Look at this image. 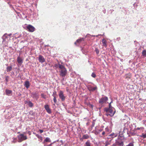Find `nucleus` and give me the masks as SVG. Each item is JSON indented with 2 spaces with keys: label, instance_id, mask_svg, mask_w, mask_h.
<instances>
[{
  "label": "nucleus",
  "instance_id": "nucleus-44",
  "mask_svg": "<svg viewBox=\"0 0 146 146\" xmlns=\"http://www.w3.org/2000/svg\"><path fill=\"white\" fill-rule=\"evenodd\" d=\"M108 145V144H106V145H105V146H107V145Z\"/></svg>",
  "mask_w": 146,
  "mask_h": 146
},
{
  "label": "nucleus",
  "instance_id": "nucleus-8",
  "mask_svg": "<svg viewBox=\"0 0 146 146\" xmlns=\"http://www.w3.org/2000/svg\"><path fill=\"white\" fill-rule=\"evenodd\" d=\"M97 127V126L95 128V130L94 131L95 134L96 135H98L100 133V132L102 131L103 130V129L102 128L98 129Z\"/></svg>",
  "mask_w": 146,
  "mask_h": 146
},
{
  "label": "nucleus",
  "instance_id": "nucleus-30",
  "mask_svg": "<svg viewBox=\"0 0 146 146\" xmlns=\"http://www.w3.org/2000/svg\"><path fill=\"white\" fill-rule=\"evenodd\" d=\"M91 76L92 77H93V78H95L96 76V75L93 72V73H92L91 74Z\"/></svg>",
  "mask_w": 146,
  "mask_h": 146
},
{
  "label": "nucleus",
  "instance_id": "nucleus-41",
  "mask_svg": "<svg viewBox=\"0 0 146 146\" xmlns=\"http://www.w3.org/2000/svg\"><path fill=\"white\" fill-rule=\"evenodd\" d=\"M7 77H6V80H6V82H7L8 81V79H7Z\"/></svg>",
  "mask_w": 146,
  "mask_h": 146
},
{
  "label": "nucleus",
  "instance_id": "nucleus-36",
  "mask_svg": "<svg viewBox=\"0 0 146 146\" xmlns=\"http://www.w3.org/2000/svg\"><path fill=\"white\" fill-rule=\"evenodd\" d=\"M57 144L56 143H54L53 142V144L52 145V146H57Z\"/></svg>",
  "mask_w": 146,
  "mask_h": 146
},
{
  "label": "nucleus",
  "instance_id": "nucleus-14",
  "mask_svg": "<svg viewBox=\"0 0 146 146\" xmlns=\"http://www.w3.org/2000/svg\"><path fill=\"white\" fill-rule=\"evenodd\" d=\"M84 103H85V105H86L87 106H89L91 108H93V105H92V104H91L89 102H87L86 100H85Z\"/></svg>",
  "mask_w": 146,
  "mask_h": 146
},
{
  "label": "nucleus",
  "instance_id": "nucleus-6",
  "mask_svg": "<svg viewBox=\"0 0 146 146\" xmlns=\"http://www.w3.org/2000/svg\"><path fill=\"white\" fill-rule=\"evenodd\" d=\"M108 100V98L107 97H102L99 100V102L100 104H102L106 103Z\"/></svg>",
  "mask_w": 146,
  "mask_h": 146
},
{
  "label": "nucleus",
  "instance_id": "nucleus-18",
  "mask_svg": "<svg viewBox=\"0 0 146 146\" xmlns=\"http://www.w3.org/2000/svg\"><path fill=\"white\" fill-rule=\"evenodd\" d=\"M90 138V136L87 134L84 135L82 137V138L83 139H87Z\"/></svg>",
  "mask_w": 146,
  "mask_h": 146
},
{
  "label": "nucleus",
  "instance_id": "nucleus-28",
  "mask_svg": "<svg viewBox=\"0 0 146 146\" xmlns=\"http://www.w3.org/2000/svg\"><path fill=\"white\" fill-rule=\"evenodd\" d=\"M41 97L44 99H46V95H44V94H42L41 95Z\"/></svg>",
  "mask_w": 146,
  "mask_h": 146
},
{
  "label": "nucleus",
  "instance_id": "nucleus-25",
  "mask_svg": "<svg viewBox=\"0 0 146 146\" xmlns=\"http://www.w3.org/2000/svg\"><path fill=\"white\" fill-rule=\"evenodd\" d=\"M28 105L29 107H33V104L32 102L30 101H29L28 102Z\"/></svg>",
  "mask_w": 146,
  "mask_h": 146
},
{
  "label": "nucleus",
  "instance_id": "nucleus-13",
  "mask_svg": "<svg viewBox=\"0 0 146 146\" xmlns=\"http://www.w3.org/2000/svg\"><path fill=\"white\" fill-rule=\"evenodd\" d=\"M102 42L103 44V46H104L106 48L107 47V41L104 39H103L102 40Z\"/></svg>",
  "mask_w": 146,
  "mask_h": 146
},
{
  "label": "nucleus",
  "instance_id": "nucleus-34",
  "mask_svg": "<svg viewBox=\"0 0 146 146\" xmlns=\"http://www.w3.org/2000/svg\"><path fill=\"white\" fill-rule=\"evenodd\" d=\"M143 128H144L143 127H137L136 129V130H139L141 129H143Z\"/></svg>",
  "mask_w": 146,
  "mask_h": 146
},
{
  "label": "nucleus",
  "instance_id": "nucleus-43",
  "mask_svg": "<svg viewBox=\"0 0 146 146\" xmlns=\"http://www.w3.org/2000/svg\"><path fill=\"white\" fill-rule=\"evenodd\" d=\"M129 75V74H126V76L127 78V76L128 75ZM129 75H130V74H129Z\"/></svg>",
  "mask_w": 146,
  "mask_h": 146
},
{
  "label": "nucleus",
  "instance_id": "nucleus-23",
  "mask_svg": "<svg viewBox=\"0 0 146 146\" xmlns=\"http://www.w3.org/2000/svg\"><path fill=\"white\" fill-rule=\"evenodd\" d=\"M12 68L11 66H8L7 68V72H10L12 70Z\"/></svg>",
  "mask_w": 146,
  "mask_h": 146
},
{
  "label": "nucleus",
  "instance_id": "nucleus-31",
  "mask_svg": "<svg viewBox=\"0 0 146 146\" xmlns=\"http://www.w3.org/2000/svg\"><path fill=\"white\" fill-rule=\"evenodd\" d=\"M126 146H134L133 143H130Z\"/></svg>",
  "mask_w": 146,
  "mask_h": 146
},
{
  "label": "nucleus",
  "instance_id": "nucleus-21",
  "mask_svg": "<svg viewBox=\"0 0 146 146\" xmlns=\"http://www.w3.org/2000/svg\"><path fill=\"white\" fill-rule=\"evenodd\" d=\"M146 133H142L141 135H139V136L143 138V139H145L146 138Z\"/></svg>",
  "mask_w": 146,
  "mask_h": 146
},
{
  "label": "nucleus",
  "instance_id": "nucleus-7",
  "mask_svg": "<svg viewBox=\"0 0 146 146\" xmlns=\"http://www.w3.org/2000/svg\"><path fill=\"white\" fill-rule=\"evenodd\" d=\"M84 38H80L77 40L75 42L74 44L78 46L82 41H84Z\"/></svg>",
  "mask_w": 146,
  "mask_h": 146
},
{
  "label": "nucleus",
  "instance_id": "nucleus-10",
  "mask_svg": "<svg viewBox=\"0 0 146 146\" xmlns=\"http://www.w3.org/2000/svg\"><path fill=\"white\" fill-rule=\"evenodd\" d=\"M38 60L39 62L41 63L44 62L45 61V60L44 57L41 55H39L38 57Z\"/></svg>",
  "mask_w": 146,
  "mask_h": 146
},
{
  "label": "nucleus",
  "instance_id": "nucleus-4",
  "mask_svg": "<svg viewBox=\"0 0 146 146\" xmlns=\"http://www.w3.org/2000/svg\"><path fill=\"white\" fill-rule=\"evenodd\" d=\"M25 29L30 32H33L35 30V28L32 25H29L25 27Z\"/></svg>",
  "mask_w": 146,
  "mask_h": 146
},
{
  "label": "nucleus",
  "instance_id": "nucleus-26",
  "mask_svg": "<svg viewBox=\"0 0 146 146\" xmlns=\"http://www.w3.org/2000/svg\"><path fill=\"white\" fill-rule=\"evenodd\" d=\"M52 96L53 97V101L54 103L55 104H56L57 102V100H56V97L55 95H52Z\"/></svg>",
  "mask_w": 146,
  "mask_h": 146
},
{
  "label": "nucleus",
  "instance_id": "nucleus-15",
  "mask_svg": "<svg viewBox=\"0 0 146 146\" xmlns=\"http://www.w3.org/2000/svg\"><path fill=\"white\" fill-rule=\"evenodd\" d=\"M95 124V121L93 120L92 122V125H91L90 127H89L88 128V130L89 131H90L92 130Z\"/></svg>",
  "mask_w": 146,
  "mask_h": 146
},
{
  "label": "nucleus",
  "instance_id": "nucleus-19",
  "mask_svg": "<svg viewBox=\"0 0 146 146\" xmlns=\"http://www.w3.org/2000/svg\"><path fill=\"white\" fill-rule=\"evenodd\" d=\"M51 141L50 138L47 137L43 141V143H44L45 142H50Z\"/></svg>",
  "mask_w": 146,
  "mask_h": 146
},
{
  "label": "nucleus",
  "instance_id": "nucleus-42",
  "mask_svg": "<svg viewBox=\"0 0 146 146\" xmlns=\"http://www.w3.org/2000/svg\"><path fill=\"white\" fill-rule=\"evenodd\" d=\"M89 122H87V123H86V125H89Z\"/></svg>",
  "mask_w": 146,
  "mask_h": 146
},
{
  "label": "nucleus",
  "instance_id": "nucleus-35",
  "mask_svg": "<svg viewBox=\"0 0 146 146\" xmlns=\"http://www.w3.org/2000/svg\"><path fill=\"white\" fill-rule=\"evenodd\" d=\"M55 95V96H56V95H57L56 92L55 91V92H54L53 93L52 95Z\"/></svg>",
  "mask_w": 146,
  "mask_h": 146
},
{
  "label": "nucleus",
  "instance_id": "nucleus-39",
  "mask_svg": "<svg viewBox=\"0 0 146 146\" xmlns=\"http://www.w3.org/2000/svg\"><path fill=\"white\" fill-rule=\"evenodd\" d=\"M105 134V131H103L102 133V135H104Z\"/></svg>",
  "mask_w": 146,
  "mask_h": 146
},
{
  "label": "nucleus",
  "instance_id": "nucleus-40",
  "mask_svg": "<svg viewBox=\"0 0 146 146\" xmlns=\"http://www.w3.org/2000/svg\"><path fill=\"white\" fill-rule=\"evenodd\" d=\"M111 146H117V145L116 144V142L115 143L113 144Z\"/></svg>",
  "mask_w": 146,
  "mask_h": 146
},
{
  "label": "nucleus",
  "instance_id": "nucleus-1",
  "mask_svg": "<svg viewBox=\"0 0 146 146\" xmlns=\"http://www.w3.org/2000/svg\"><path fill=\"white\" fill-rule=\"evenodd\" d=\"M57 67L59 68L60 75L62 77H64L67 74V71L65 67L60 64L57 65Z\"/></svg>",
  "mask_w": 146,
  "mask_h": 146
},
{
  "label": "nucleus",
  "instance_id": "nucleus-37",
  "mask_svg": "<svg viewBox=\"0 0 146 146\" xmlns=\"http://www.w3.org/2000/svg\"><path fill=\"white\" fill-rule=\"evenodd\" d=\"M53 144V142L52 143L50 144L47 145V146H52V145Z\"/></svg>",
  "mask_w": 146,
  "mask_h": 146
},
{
  "label": "nucleus",
  "instance_id": "nucleus-29",
  "mask_svg": "<svg viewBox=\"0 0 146 146\" xmlns=\"http://www.w3.org/2000/svg\"><path fill=\"white\" fill-rule=\"evenodd\" d=\"M95 51L96 52V53L97 54H99V51L98 49V48H95Z\"/></svg>",
  "mask_w": 146,
  "mask_h": 146
},
{
  "label": "nucleus",
  "instance_id": "nucleus-24",
  "mask_svg": "<svg viewBox=\"0 0 146 146\" xmlns=\"http://www.w3.org/2000/svg\"><path fill=\"white\" fill-rule=\"evenodd\" d=\"M6 93L7 95H9L11 94L12 93V91L11 90H6Z\"/></svg>",
  "mask_w": 146,
  "mask_h": 146
},
{
  "label": "nucleus",
  "instance_id": "nucleus-38",
  "mask_svg": "<svg viewBox=\"0 0 146 146\" xmlns=\"http://www.w3.org/2000/svg\"><path fill=\"white\" fill-rule=\"evenodd\" d=\"M39 131L41 133H42L43 132V130L42 129H39Z\"/></svg>",
  "mask_w": 146,
  "mask_h": 146
},
{
  "label": "nucleus",
  "instance_id": "nucleus-22",
  "mask_svg": "<svg viewBox=\"0 0 146 146\" xmlns=\"http://www.w3.org/2000/svg\"><path fill=\"white\" fill-rule=\"evenodd\" d=\"M117 134L116 133H112L111 134H110L109 135L112 138H114L115 137H116L117 136Z\"/></svg>",
  "mask_w": 146,
  "mask_h": 146
},
{
  "label": "nucleus",
  "instance_id": "nucleus-32",
  "mask_svg": "<svg viewBox=\"0 0 146 146\" xmlns=\"http://www.w3.org/2000/svg\"><path fill=\"white\" fill-rule=\"evenodd\" d=\"M36 136H37V137L38 138H39V139H41V140H42V136H41L40 135H36Z\"/></svg>",
  "mask_w": 146,
  "mask_h": 146
},
{
  "label": "nucleus",
  "instance_id": "nucleus-12",
  "mask_svg": "<svg viewBox=\"0 0 146 146\" xmlns=\"http://www.w3.org/2000/svg\"><path fill=\"white\" fill-rule=\"evenodd\" d=\"M17 61L18 63L20 64H21L23 63V59L19 56L17 57Z\"/></svg>",
  "mask_w": 146,
  "mask_h": 146
},
{
  "label": "nucleus",
  "instance_id": "nucleus-9",
  "mask_svg": "<svg viewBox=\"0 0 146 146\" xmlns=\"http://www.w3.org/2000/svg\"><path fill=\"white\" fill-rule=\"evenodd\" d=\"M44 108L46 110V111L49 114L51 113V111L49 108V106L48 104L44 105Z\"/></svg>",
  "mask_w": 146,
  "mask_h": 146
},
{
  "label": "nucleus",
  "instance_id": "nucleus-2",
  "mask_svg": "<svg viewBox=\"0 0 146 146\" xmlns=\"http://www.w3.org/2000/svg\"><path fill=\"white\" fill-rule=\"evenodd\" d=\"M105 108L104 110L106 112V115L108 116H110L111 117L113 116L115 113V110L114 108Z\"/></svg>",
  "mask_w": 146,
  "mask_h": 146
},
{
  "label": "nucleus",
  "instance_id": "nucleus-3",
  "mask_svg": "<svg viewBox=\"0 0 146 146\" xmlns=\"http://www.w3.org/2000/svg\"><path fill=\"white\" fill-rule=\"evenodd\" d=\"M18 141L21 142L22 141L26 140L27 139V137L26 135H25L23 134H20L18 135Z\"/></svg>",
  "mask_w": 146,
  "mask_h": 146
},
{
  "label": "nucleus",
  "instance_id": "nucleus-33",
  "mask_svg": "<svg viewBox=\"0 0 146 146\" xmlns=\"http://www.w3.org/2000/svg\"><path fill=\"white\" fill-rule=\"evenodd\" d=\"M111 102L110 103L109 105V108H113V107H112L111 106Z\"/></svg>",
  "mask_w": 146,
  "mask_h": 146
},
{
  "label": "nucleus",
  "instance_id": "nucleus-17",
  "mask_svg": "<svg viewBox=\"0 0 146 146\" xmlns=\"http://www.w3.org/2000/svg\"><path fill=\"white\" fill-rule=\"evenodd\" d=\"M24 86L27 88H28L30 86V83L28 81H26L25 82Z\"/></svg>",
  "mask_w": 146,
  "mask_h": 146
},
{
  "label": "nucleus",
  "instance_id": "nucleus-5",
  "mask_svg": "<svg viewBox=\"0 0 146 146\" xmlns=\"http://www.w3.org/2000/svg\"><path fill=\"white\" fill-rule=\"evenodd\" d=\"M58 96L62 101H64L65 100L66 96L64 95L62 91L60 90L59 92Z\"/></svg>",
  "mask_w": 146,
  "mask_h": 146
},
{
  "label": "nucleus",
  "instance_id": "nucleus-27",
  "mask_svg": "<svg viewBox=\"0 0 146 146\" xmlns=\"http://www.w3.org/2000/svg\"><path fill=\"white\" fill-rule=\"evenodd\" d=\"M142 55L144 57H146V50H143L142 52Z\"/></svg>",
  "mask_w": 146,
  "mask_h": 146
},
{
  "label": "nucleus",
  "instance_id": "nucleus-16",
  "mask_svg": "<svg viewBox=\"0 0 146 146\" xmlns=\"http://www.w3.org/2000/svg\"><path fill=\"white\" fill-rule=\"evenodd\" d=\"M116 144L117 145H118L119 146H123L124 145L123 142V141L120 142L119 141H116Z\"/></svg>",
  "mask_w": 146,
  "mask_h": 146
},
{
  "label": "nucleus",
  "instance_id": "nucleus-11",
  "mask_svg": "<svg viewBox=\"0 0 146 146\" xmlns=\"http://www.w3.org/2000/svg\"><path fill=\"white\" fill-rule=\"evenodd\" d=\"M88 88L90 91H94L97 89V87L90 86L88 87Z\"/></svg>",
  "mask_w": 146,
  "mask_h": 146
},
{
  "label": "nucleus",
  "instance_id": "nucleus-20",
  "mask_svg": "<svg viewBox=\"0 0 146 146\" xmlns=\"http://www.w3.org/2000/svg\"><path fill=\"white\" fill-rule=\"evenodd\" d=\"M91 144L90 141L88 140L85 143L84 145L85 146H92Z\"/></svg>",
  "mask_w": 146,
  "mask_h": 146
}]
</instances>
